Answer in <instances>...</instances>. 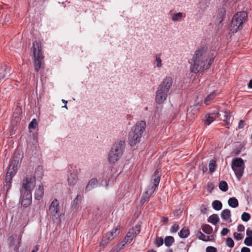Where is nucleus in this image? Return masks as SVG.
<instances>
[{
	"label": "nucleus",
	"mask_w": 252,
	"mask_h": 252,
	"mask_svg": "<svg viewBox=\"0 0 252 252\" xmlns=\"http://www.w3.org/2000/svg\"><path fill=\"white\" fill-rule=\"evenodd\" d=\"M215 56V53H208L204 48L196 51L192 58L189 62L190 71L197 73L206 70L210 66Z\"/></svg>",
	"instance_id": "1"
},
{
	"label": "nucleus",
	"mask_w": 252,
	"mask_h": 252,
	"mask_svg": "<svg viewBox=\"0 0 252 252\" xmlns=\"http://www.w3.org/2000/svg\"><path fill=\"white\" fill-rule=\"evenodd\" d=\"M146 126V122L140 121L132 127L128 138V143L130 146H135L140 142L142 135L145 130Z\"/></svg>",
	"instance_id": "2"
},
{
	"label": "nucleus",
	"mask_w": 252,
	"mask_h": 252,
	"mask_svg": "<svg viewBox=\"0 0 252 252\" xmlns=\"http://www.w3.org/2000/svg\"><path fill=\"white\" fill-rule=\"evenodd\" d=\"M172 83V78L170 76H166L160 83L156 95V101L158 104L162 103L166 99Z\"/></svg>",
	"instance_id": "3"
},
{
	"label": "nucleus",
	"mask_w": 252,
	"mask_h": 252,
	"mask_svg": "<svg viewBox=\"0 0 252 252\" xmlns=\"http://www.w3.org/2000/svg\"><path fill=\"white\" fill-rule=\"evenodd\" d=\"M125 148V142L119 141L115 142L108 154V160L110 164H114L121 158Z\"/></svg>",
	"instance_id": "4"
},
{
	"label": "nucleus",
	"mask_w": 252,
	"mask_h": 252,
	"mask_svg": "<svg viewBox=\"0 0 252 252\" xmlns=\"http://www.w3.org/2000/svg\"><path fill=\"white\" fill-rule=\"evenodd\" d=\"M159 169L156 170L152 176L153 184L150 185L143 193L141 199V202L144 204L149 201L151 195L155 191L156 188L158 186L160 179V174Z\"/></svg>",
	"instance_id": "5"
},
{
	"label": "nucleus",
	"mask_w": 252,
	"mask_h": 252,
	"mask_svg": "<svg viewBox=\"0 0 252 252\" xmlns=\"http://www.w3.org/2000/svg\"><path fill=\"white\" fill-rule=\"evenodd\" d=\"M21 160L22 156L19 153H15L6 174L5 182L6 183H10L12 177L20 167Z\"/></svg>",
	"instance_id": "6"
},
{
	"label": "nucleus",
	"mask_w": 252,
	"mask_h": 252,
	"mask_svg": "<svg viewBox=\"0 0 252 252\" xmlns=\"http://www.w3.org/2000/svg\"><path fill=\"white\" fill-rule=\"evenodd\" d=\"M247 13L244 11L236 13L233 17L230 29L233 32H236L239 29L242 27L243 24L245 23L247 19Z\"/></svg>",
	"instance_id": "7"
},
{
	"label": "nucleus",
	"mask_w": 252,
	"mask_h": 252,
	"mask_svg": "<svg viewBox=\"0 0 252 252\" xmlns=\"http://www.w3.org/2000/svg\"><path fill=\"white\" fill-rule=\"evenodd\" d=\"M32 50L34 56L35 70L38 72L41 66V60L44 58L42 53V48L40 43L34 41L32 44Z\"/></svg>",
	"instance_id": "8"
},
{
	"label": "nucleus",
	"mask_w": 252,
	"mask_h": 252,
	"mask_svg": "<svg viewBox=\"0 0 252 252\" xmlns=\"http://www.w3.org/2000/svg\"><path fill=\"white\" fill-rule=\"evenodd\" d=\"M245 167V163L242 158H237L233 159L232 161L231 168L239 181L240 180L243 175Z\"/></svg>",
	"instance_id": "9"
},
{
	"label": "nucleus",
	"mask_w": 252,
	"mask_h": 252,
	"mask_svg": "<svg viewBox=\"0 0 252 252\" xmlns=\"http://www.w3.org/2000/svg\"><path fill=\"white\" fill-rule=\"evenodd\" d=\"M35 185L36 180L34 177L27 176L22 181L20 191L32 192Z\"/></svg>",
	"instance_id": "10"
},
{
	"label": "nucleus",
	"mask_w": 252,
	"mask_h": 252,
	"mask_svg": "<svg viewBox=\"0 0 252 252\" xmlns=\"http://www.w3.org/2000/svg\"><path fill=\"white\" fill-rule=\"evenodd\" d=\"M49 214L51 218L54 220L59 218L61 214L60 212L59 202L57 199H54L51 202L49 209Z\"/></svg>",
	"instance_id": "11"
},
{
	"label": "nucleus",
	"mask_w": 252,
	"mask_h": 252,
	"mask_svg": "<svg viewBox=\"0 0 252 252\" xmlns=\"http://www.w3.org/2000/svg\"><path fill=\"white\" fill-rule=\"evenodd\" d=\"M120 229V227L117 226L113 229L111 232L105 234L102 237L100 244V246H106L111 241L116 237V236L119 234Z\"/></svg>",
	"instance_id": "12"
},
{
	"label": "nucleus",
	"mask_w": 252,
	"mask_h": 252,
	"mask_svg": "<svg viewBox=\"0 0 252 252\" xmlns=\"http://www.w3.org/2000/svg\"><path fill=\"white\" fill-rule=\"evenodd\" d=\"M20 201L22 205L24 207L29 206L32 202V192L20 191Z\"/></svg>",
	"instance_id": "13"
},
{
	"label": "nucleus",
	"mask_w": 252,
	"mask_h": 252,
	"mask_svg": "<svg viewBox=\"0 0 252 252\" xmlns=\"http://www.w3.org/2000/svg\"><path fill=\"white\" fill-rule=\"evenodd\" d=\"M141 228L139 225H136L130 229L125 238L126 243H130L133 239L140 232Z\"/></svg>",
	"instance_id": "14"
},
{
	"label": "nucleus",
	"mask_w": 252,
	"mask_h": 252,
	"mask_svg": "<svg viewBox=\"0 0 252 252\" xmlns=\"http://www.w3.org/2000/svg\"><path fill=\"white\" fill-rule=\"evenodd\" d=\"M78 177L77 173L74 171H70L67 176L68 184L70 186H74L77 182Z\"/></svg>",
	"instance_id": "15"
},
{
	"label": "nucleus",
	"mask_w": 252,
	"mask_h": 252,
	"mask_svg": "<svg viewBox=\"0 0 252 252\" xmlns=\"http://www.w3.org/2000/svg\"><path fill=\"white\" fill-rule=\"evenodd\" d=\"M225 15V11L223 9L219 10L217 14L214 16L215 22L216 24H220L223 20Z\"/></svg>",
	"instance_id": "16"
},
{
	"label": "nucleus",
	"mask_w": 252,
	"mask_h": 252,
	"mask_svg": "<svg viewBox=\"0 0 252 252\" xmlns=\"http://www.w3.org/2000/svg\"><path fill=\"white\" fill-rule=\"evenodd\" d=\"M220 114L218 112L208 114L205 116V123L206 125H210L216 118L219 117Z\"/></svg>",
	"instance_id": "17"
},
{
	"label": "nucleus",
	"mask_w": 252,
	"mask_h": 252,
	"mask_svg": "<svg viewBox=\"0 0 252 252\" xmlns=\"http://www.w3.org/2000/svg\"><path fill=\"white\" fill-rule=\"evenodd\" d=\"M44 195V187L42 184H40L35 189L34 192V198L36 200H40Z\"/></svg>",
	"instance_id": "18"
},
{
	"label": "nucleus",
	"mask_w": 252,
	"mask_h": 252,
	"mask_svg": "<svg viewBox=\"0 0 252 252\" xmlns=\"http://www.w3.org/2000/svg\"><path fill=\"white\" fill-rule=\"evenodd\" d=\"M98 182L96 178L91 179L87 185L85 189L86 191H89L96 188L98 186Z\"/></svg>",
	"instance_id": "19"
},
{
	"label": "nucleus",
	"mask_w": 252,
	"mask_h": 252,
	"mask_svg": "<svg viewBox=\"0 0 252 252\" xmlns=\"http://www.w3.org/2000/svg\"><path fill=\"white\" fill-rule=\"evenodd\" d=\"M197 237L203 241H213L215 240L214 235L206 236L201 231H199L197 233Z\"/></svg>",
	"instance_id": "20"
},
{
	"label": "nucleus",
	"mask_w": 252,
	"mask_h": 252,
	"mask_svg": "<svg viewBox=\"0 0 252 252\" xmlns=\"http://www.w3.org/2000/svg\"><path fill=\"white\" fill-rule=\"evenodd\" d=\"M10 68L6 66H1L0 67V82L5 79L6 75L9 73Z\"/></svg>",
	"instance_id": "21"
},
{
	"label": "nucleus",
	"mask_w": 252,
	"mask_h": 252,
	"mask_svg": "<svg viewBox=\"0 0 252 252\" xmlns=\"http://www.w3.org/2000/svg\"><path fill=\"white\" fill-rule=\"evenodd\" d=\"M154 64L155 66L158 69H160L162 67L163 64L161 55L157 54L155 56Z\"/></svg>",
	"instance_id": "22"
},
{
	"label": "nucleus",
	"mask_w": 252,
	"mask_h": 252,
	"mask_svg": "<svg viewBox=\"0 0 252 252\" xmlns=\"http://www.w3.org/2000/svg\"><path fill=\"white\" fill-rule=\"evenodd\" d=\"M44 171L43 167L41 166H38L35 170L34 176L35 178H36L37 179H41L43 177Z\"/></svg>",
	"instance_id": "23"
},
{
	"label": "nucleus",
	"mask_w": 252,
	"mask_h": 252,
	"mask_svg": "<svg viewBox=\"0 0 252 252\" xmlns=\"http://www.w3.org/2000/svg\"><path fill=\"white\" fill-rule=\"evenodd\" d=\"M231 211L229 209L223 210L221 213V217L222 219L225 221L230 219Z\"/></svg>",
	"instance_id": "24"
},
{
	"label": "nucleus",
	"mask_w": 252,
	"mask_h": 252,
	"mask_svg": "<svg viewBox=\"0 0 252 252\" xmlns=\"http://www.w3.org/2000/svg\"><path fill=\"white\" fill-rule=\"evenodd\" d=\"M202 230L204 233L208 235H213L212 234L213 231V228L211 226H210L209 224H203L202 226Z\"/></svg>",
	"instance_id": "25"
},
{
	"label": "nucleus",
	"mask_w": 252,
	"mask_h": 252,
	"mask_svg": "<svg viewBox=\"0 0 252 252\" xmlns=\"http://www.w3.org/2000/svg\"><path fill=\"white\" fill-rule=\"evenodd\" d=\"M220 221L219 216L217 214H213L210 216L208 219V221L215 225Z\"/></svg>",
	"instance_id": "26"
},
{
	"label": "nucleus",
	"mask_w": 252,
	"mask_h": 252,
	"mask_svg": "<svg viewBox=\"0 0 252 252\" xmlns=\"http://www.w3.org/2000/svg\"><path fill=\"white\" fill-rule=\"evenodd\" d=\"M229 206L232 208H236L239 205L238 200L235 197L230 198L228 200Z\"/></svg>",
	"instance_id": "27"
},
{
	"label": "nucleus",
	"mask_w": 252,
	"mask_h": 252,
	"mask_svg": "<svg viewBox=\"0 0 252 252\" xmlns=\"http://www.w3.org/2000/svg\"><path fill=\"white\" fill-rule=\"evenodd\" d=\"M189 234V229L185 227L183 228L179 233V235L181 238H185L188 237Z\"/></svg>",
	"instance_id": "28"
},
{
	"label": "nucleus",
	"mask_w": 252,
	"mask_h": 252,
	"mask_svg": "<svg viewBox=\"0 0 252 252\" xmlns=\"http://www.w3.org/2000/svg\"><path fill=\"white\" fill-rule=\"evenodd\" d=\"M174 242V239L172 236H167L165 238L164 243L166 246L170 247Z\"/></svg>",
	"instance_id": "29"
},
{
	"label": "nucleus",
	"mask_w": 252,
	"mask_h": 252,
	"mask_svg": "<svg viewBox=\"0 0 252 252\" xmlns=\"http://www.w3.org/2000/svg\"><path fill=\"white\" fill-rule=\"evenodd\" d=\"M213 208L217 211L220 210L222 208V203L220 201L215 200L212 203Z\"/></svg>",
	"instance_id": "30"
},
{
	"label": "nucleus",
	"mask_w": 252,
	"mask_h": 252,
	"mask_svg": "<svg viewBox=\"0 0 252 252\" xmlns=\"http://www.w3.org/2000/svg\"><path fill=\"white\" fill-rule=\"evenodd\" d=\"M215 96H216V94L215 93V92H212V93L209 94L207 96V97L205 98V99L204 100V103L206 105L210 104L211 101L213 99H214Z\"/></svg>",
	"instance_id": "31"
},
{
	"label": "nucleus",
	"mask_w": 252,
	"mask_h": 252,
	"mask_svg": "<svg viewBox=\"0 0 252 252\" xmlns=\"http://www.w3.org/2000/svg\"><path fill=\"white\" fill-rule=\"evenodd\" d=\"M219 189L223 191H226L228 189V185L226 182L221 181L219 184Z\"/></svg>",
	"instance_id": "32"
},
{
	"label": "nucleus",
	"mask_w": 252,
	"mask_h": 252,
	"mask_svg": "<svg viewBox=\"0 0 252 252\" xmlns=\"http://www.w3.org/2000/svg\"><path fill=\"white\" fill-rule=\"evenodd\" d=\"M216 161L214 160H211L209 164V171L213 173L216 168Z\"/></svg>",
	"instance_id": "33"
},
{
	"label": "nucleus",
	"mask_w": 252,
	"mask_h": 252,
	"mask_svg": "<svg viewBox=\"0 0 252 252\" xmlns=\"http://www.w3.org/2000/svg\"><path fill=\"white\" fill-rule=\"evenodd\" d=\"M182 17L183 15L181 12L175 13L172 15V20L174 22L178 21L180 20Z\"/></svg>",
	"instance_id": "34"
},
{
	"label": "nucleus",
	"mask_w": 252,
	"mask_h": 252,
	"mask_svg": "<svg viewBox=\"0 0 252 252\" xmlns=\"http://www.w3.org/2000/svg\"><path fill=\"white\" fill-rule=\"evenodd\" d=\"M241 219L243 221L247 222L250 220L251 215L248 213L244 212L242 214Z\"/></svg>",
	"instance_id": "35"
},
{
	"label": "nucleus",
	"mask_w": 252,
	"mask_h": 252,
	"mask_svg": "<svg viewBox=\"0 0 252 252\" xmlns=\"http://www.w3.org/2000/svg\"><path fill=\"white\" fill-rule=\"evenodd\" d=\"M155 244L158 247H160L163 244V239L161 237H157L155 241Z\"/></svg>",
	"instance_id": "36"
},
{
	"label": "nucleus",
	"mask_w": 252,
	"mask_h": 252,
	"mask_svg": "<svg viewBox=\"0 0 252 252\" xmlns=\"http://www.w3.org/2000/svg\"><path fill=\"white\" fill-rule=\"evenodd\" d=\"M37 125V120L35 119H33L32 120L31 122L30 123L29 125V128L30 129L31 128H35Z\"/></svg>",
	"instance_id": "37"
},
{
	"label": "nucleus",
	"mask_w": 252,
	"mask_h": 252,
	"mask_svg": "<svg viewBox=\"0 0 252 252\" xmlns=\"http://www.w3.org/2000/svg\"><path fill=\"white\" fill-rule=\"evenodd\" d=\"M244 244L247 246H252V237H247L244 240Z\"/></svg>",
	"instance_id": "38"
},
{
	"label": "nucleus",
	"mask_w": 252,
	"mask_h": 252,
	"mask_svg": "<svg viewBox=\"0 0 252 252\" xmlns=\"http://www.w3.org/2000/svg\"><path fill=\"white\" fill-rule=\"evenodd\" d=\"M226 245L230 248L233 247L234 245V241L231 238H228L226 240Z\"/></svg>",
	"instance_id": "39"
},
{
	"label": "nucleus",
	"mask_w": 252,
	"mask_h": 252,
	"mask_svg": "<svg viewBox=\"0 0 252 252\" xmlns=\"http://www.w3.org/2000/svg\"><path fill=\"white\" fill-rule=\"evenodd\" d=\"M233 237H234V239L237 241L241 240L243 238V236L241 234L238 233L236 232L234 233Z\"/></svg>",
	"instance_id": "40"
},
{
	"label": "nucleus",
	"mask_w": 252,
	"mask_h": 252,
	"mask_svg": "<svg viewBox=\"0 0 252 252\" xmlns=\"http://www.w3.org/2000/svg\"><path fill=\"white\" fill-rule=\"evenodd\" d=\"M179 229V226L177 224H174L173 225L171 228V231L172 233L176 232Z\"/></svg>",
	"instance_id": "41"
},
{
	"label": "nucleus",
	"mask_w": 252,
	"mask_h": 252,
	"mask_svg": "<svg viewBox=\"0 0 252 252\" xmlns=\"http://www.w3.org/2000/svg\"><path fill=\"white\" fill-rule=\"evenodd\" d=\"M206 252H217V250L216 248L212 246H208L206 248Z\"/></svg>",
	"instance_id": "42"
},
{
	"label": "nucleus",
	"mask_w": 252,
	"mask_h": 252,
	"mask_svg": "<svg viewBox=\"0 0 252 252\" xmlns=\"http://www.w3.org/2000/svg\"><path fill=\"white\" fill-rule=\"evenodd\" d=\"M82 197L80 195H77L76 198L74 199V204L76 205L81 200Z\"/></svg>",
	"instance_id": "43"
},
{
	"label": "nucleus",
	"mask_w": 252,
	"mask_h": 252,
	"mask_svg": "<svg viewBox=\"0 0 252 252\" xmlns=\"http://www.w3.org/2000/svg\"><path fill=\"white\" fill-rule=\"evenodd\" d=\"M229 232V230L227 228H223L221 231V234L222 236L226 235Z\"/></svg>",
	"instance_id": "44"
},
{
	"label": "nucleus",
	"mask_w": 252,
	"mask_h": 252,
	"mask_svg": "<svg viewBox=\"0 0 252 252\" xmlns=\"http://www.w3.org/2000/svg\"><path fill=\"white\" fill-rule=\"evenodd\" d=\"M237 230L239 232H243L245 230V226L242 224H239L237 226Z\"/></svg>",
	"instance_id": "45"
},
{
	"label": "nucleus",
	"mask_w": 252,
	"mask_h": 252,
	"mask_svg": "<svg viewBox=\"0 0 252 252\" xmlns=\"http://www.w3.org/2000/svg\"><path fill=\"white\" fill-rule=\"evenodd\" d=\"M224 116L223 118L222 119V120L223 121L227 122L228 120L230 119V116L228 115V114L226 112L224 113Z\"/></svg>",
	"instance_id": "46"
},
{
	"label": "nucleus",
	"mask_w": 252,
	"mask_h": 252,
	"mask_svg": "<svg viewBox=\"0 0 252 252\" xmlns=\"http://www.w3.org/2000/svg\"><path fill=\"white\" fill-rule=\"evenodd\" d=\"M245 126V122L243 120H240L239 125H238V128L241 129L244 127Z\"/></svg>",
	"instance_id": "47"
},
{
	"label": "nucleus",
	"mask_w": 252,
	"mask_h": 252,
	"mask_svg": "<svg viewBox=\"0 0 252 252\" xmlns=\"http://www.w3.org/2000/svg\"><path fill=\"white\" fill-rule=\"evenodd\" d=\"M246 234L249 236V237H252V230H251L250 228H248L246 231Z\"/></svg>",
	"instance_id": "48"
},
{
	"label": "nucleus",
	"mask_w": 252,
	"mask_h": 252,
	"mask_svg": "<svg viewBox=\"0 0 252 252\" xmlns=\"http://www.w3.org/2000/svg\"><path fill=\"white\" fill-rule=\"evenodd\" d=\"M192 110V107H190L188 109V113H187V117L188 118L191 117V111Z\"/></svg>",
	"instance_id": "49"
},
{
	"label": "nucleus",
	"mask_w": 252,
	"mask_h": 252,
	"mask_svg": "<svg viewBox=\"0 0 252 252\" xmlns=\"http://www.w3.org/2000/svg\"><path fill=\"white\" fill-rule=\"evenodd\" d=\"M241 252H250V249L247 247H243L241 250Z\"/></svg>",
	"instance_id": "50"
},
{
	"label": "nucleus",
	"mask_w": 252,
	"mask_h": 252,
	"mask_svg": "<svg viewBox=\"0 0 252 252\" xmlns=\"http://www.w3.org/2000/svg\"><path fill=\"white\" fill-rule=\"evenodd\" d=\"M38 249H39L38 246H35V247L34 248V249L32 251V252H37L38 251Z\"/></svg>",
	"instance_id": "51"
},
{
	"label": "nucleus",
	"mask_w": 252,
	"mask_h": 252,
	"mask_svg": "<svg viewBox=\"0 0 252 252\" xmlns=\"http://www.w3.org/2000/svg\"><path fill=\"white\" fill-rule=\"evenodd\" d=\"M248 87L250 88H252V79L251 80L248 84Z\"/></svg>",
	"instance_id": "52"
},
{
	"label": "nucleus",
	"mask_w": 252,
	"mask_h": 252,
	"mask_svg": "<svg viewBox=\"0 0 252 252\" xmlns=\"http://www.w3.org/2000/svg\"><path fill=\"white\" fill-rule=\"evenodd\" d=\"M163 222L166 223L168 221V218L166 217H164L162 219Z\"/></svg>",
	"instance_id": "53"
},
{
	"label": "nucleus",
	"mask_w": 252,
	"mask_h": 252,
	"mask_svg": "<svg viewBox=\"0 0 252 252\" xmlns=\"http://www.w3.org/2000/svg\"><path fill=\"white\" fill-rule=\"evenodd\" d=\"M62 102L65 104H66V103H67V101L64 99H62Z\"/></svg>",
	"instance_id": "54"
},
{
	"label": "nucleus",
	"mask_w": 252,
	"mask_h": 252,
	"mask_svg": "<svg viewBox=\"0 0 252 252\" xmlns=\"http://www.w3.org/2000/svg\"><path fill=\"white\" fill-rule=\"evenodd\" d=\"M118 252V248H116V249H114L113 250H112V252Z\"/></svg>",
	"instance_id": "55"
},
{
	"label": "nucleus",
	"mask_w": 252,
	"mask_h": 252,
	"mask_svg": "<svg viewBox=\"0 0 252 252\" xmlns=\"http://www.w3.org/2000/svg\"><path fill=\"white\" fill-rule=\"evenodd\" d=\"M9 240L11 241H13V240H14V238L13 237H10L9 238Z\"/></svg>",
	"instance_id": "56"
},
{
	"label": "nucleus",
	"mask_w": 252,
	"mask_h": 252,
	"mask_svg": "<svg viewBox=\"0 0 252 252\" xmlns=\"http://www.w3.org/2000/svg\"><path fill=\"white\" fill-rule=\"evenodd\" d=\"M208 188H209L213 189V185L211 184V185H209V186H208Z\"/></svg>",
	"instance_id": "57"
},
{
	"label": "nucleus",
	"mask_w": 252,
	"mask_h": 252,
	"mask_svg": "<svg viewBox=\"0 0 252 252\" xmlns=\"http://www.w3.org/2000/svg\"><path fill=\"white\" fill-rule=\"evenodd\" d=\"M63 108H65L66 109H67V107L66 106V104H65L64 106H63Z\"/></svg>",
	"instance_id": "58"
},
{
	"label": "nucleus",
	"mask_w": 252,
	"mask_h": 252,
	"mask_svg": "<svg viewBox=\"0 0 252 252\" xmlns=\"http://www.w3.org/2000/svg\"><path fill=\"white\" fill-rule=\"evenodd\" d=\"M147 252H156V251H155L154 250H150V251H148Z\"/></svg>",
	"instance_id": "59"
},
{
	"label": "nucleus",
	"mask_w": 252,
	"mask_h": 252,
	"mask_svg": "<svg viewBox=\"0 0 252 252\" xmlns=\"http://www.w3.org/2000/svg\"><path fill=\"white\" fill-rule=\"evenodd\" d=\"M30 144H28V149H30Z\"/></svg>",
	"instance_id": "60"
}]
</instances>
